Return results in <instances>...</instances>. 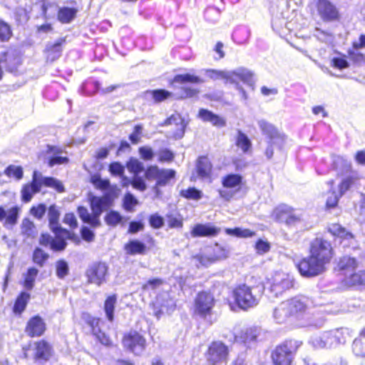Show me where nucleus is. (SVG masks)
Masks as SVG:
<instances>
[{
    "label": "nucleus",
    "mask_w": 365,
    "mask_h": 365,
    "mask_svg": "<svg viewBox=\"0 0 365 365\" xmlns=\"http://www.w3.org/2000/svg\"><path fill=\"white\" fill-rule=\"evenodd\" d=\"M175 171L171 169H161L157 179L156 186H165L174 178Z\"/></svg>",
    "instance_id": "obj_43"
},
{
    "label": "nucleus",
    "mask_w": 365,
    "mask_h": 365,
    "mask_svg": "<svg viewBox=\"0 0 365 365\" xmlns=\"http://www.w3.org/2000/svg\"><path fill=\"white\" fill-rule=\"evenodd\" d=\"M175 124L176 125H179L180 127V133H177L176 135H178L179 138H181L183 135L184 130L183 128L184 125H182V120L181 119L179 114H173L170 118H167L164 123L162 124V125H168Z\"/></svg>",
    "instance_id": "obj_56"
},
{
    "label": "nucleus",
    "mask_w": 365,
    "mask_h": 365,
    "mask_svg": "<svg viewBox=\"0 0 365 365\" xmlns=\"http://www.w3.org/2000/svg\"><path fill=\"white\" fill-rule=\"evenodd\" d=\"M211 255L213 256L215 262L226 259L230 254V249L227 245H222L219 243H215L212 248Z\"/></svg>",
    "instance_id": "obj_37"
},
{
    "label": "nucleus",
    "mask_w": 365,
    "mask_h": 365,
    "mask_svg": "<svg viewBox=\"0 0 365 365\" xmlns=\"http://www.w3.org/2000/svg\"><path fill=\"white\" fill-rule=\"evenodd\" d=\"M124 250L127 255H144L146 251V245L137 240H130L124 246Z\"/></svg>",
    "instance_id": "obj_31"
},
{
    "label": "nucleus",
    "mask_w": 365,
    "mask_h": 365,
    "mask_svg": "<svg viewBox=\"0 0 365 365\" xmlns=\"http://www.w3.org/2000/svg\"><path fill=\"white\" fill-rule=\"evenodd\" d=\"M273 216L277 221L284 223L288 228L293 229L297 232L311 227L308 217L304 212L293 209L286 205L277 207L274 210Z\"/></svg>",
    "instance_id": "obj_2"
},
{
    "label": "nucleus",
    "mask_w": 365,
    "mask_h": 365,
    "mask_svg": "<svg viewBox=\"0 0 365 365\" xmlns=\"http://www.w3.org/2000/svg\"><path fill=\"white\" fill-rule=\"evenodd\" d=\"M220 232V228L211 223L196 224L190 231L192 237H215Z\"/></svg>",
    "instance_id": "obj_20"
},
{
    "label": "nucleus",
    "mask_w": 365,
    "mask_h": 365,
    "mask_svg": "<svg viewBox=\"0 0 365 365\" xmlns=\"http://www.w3.org/2000/svg\"><path fill=\"white\" fill-rule=\"evenodd\" d=\"M78 214L80 218L85 222L91 225L93 227H98L101 225L100 221L94 220V214L92 212L91 215L88 210L85 207L81 206L78 208Z\"/></svg>",
    "instance_id": "obj_40"
},
{
    "label": "nucleus",
    "mask_w": 365,
    "mask_h": 365,
    "mask_svg": "<svg viewBox=\"0 0 365 365\" xmlns=\"http://www.w3.org/2000/svg\"><path fill=\"white\" fill-rule=\"evenodd\" d=\"M302 341L289 339L277 346L272 352V359L274 365H290Z\"/></svg>",
    "instance_id": "obj_5"
},
{
    "label": "nucleus",
    "mask_w": 365,
    "mask_h": 365,
    "mask_svg": "<svg viewBox=\"0 0 365 365\" xmlns=\"http://www.w3.org/2000/svg\"><path fill=\"white\" fill-rule=\"evenodd\" d=\"M212 165L207 156H200L197 160L196 171L197 176L201 179L210 178Z\"/></svg>",
    "instance_id": "obj_28"
},
{
    "label": "nucleus",
    "mask_w": 365,
    "mask_h": 365,
    "mask_svg": "<svg viewBox=\"0 0 365 365\" xmlns=\"http://www.w3.org/2000/svg\"><path fill=\"white\" fill-rule=\"evenodd\" d=\"M48 258V255L42 249L36 247L33 253V262L38 266L42 267Z\"/></svg>",
    "instance_id": "obj_50"
},
{
    "label": "nucleus",
    "mask_w": 365,
    "mask_h": 365,
    "mask_svg": "<svg viewBox=\"0 0 365 365\" xmlns=\"http://www.w3.org/2000/svg\"><path fill=\"white\" fill-rule=\"evenodd\" d=\"M12 30L9 24L0 19V42H6L12 36Z\"/></svg>",
    "instance_id": "obj_52"
},
{
    "label": "nucleus",
    "mask_w": 365,
    "mask_h": 365,
    "mask_svg": "<svg viewBox=\"0 0 365 365\" xmlns=\"http://www.w3.org/2000/svg\"><path fill=\"white\" fill-rule=\"evenodd\" d=\"M230 77L229 83L236 84V88L242 93L245 99L247 98V94L243 88L239 84L238 80H240L243 83L252 86L254 84L253 76L254 73L249 69L240 67L234 71H229Z\"/></svg>",
    "instance_id": "obj_10"
},
{
    "label": "nucleus",
    "mask_w": 365,
    "mask_h": 365,
    "mask_svg": "<svg viewBox=\"0 0 365 365\" xmlns=\"http://www.w3.org/2000/svg\"><path fill=\"white\" fill-rule=\"evenodd\" d=\"M199 117L204 121L210 122L213 125L219 128L224 127L226 125V121L222 118L206 109L202 108L200 110Z\"/></svg>",
    "instance_id": "obj_29"
},
{
    "label": "nucleus",
    "mask_w": 365,
    "mask_h": 365,
    "mask_svg": "<svg viewBox=\"0 0 365 365\" xmlns=\"http://www.w3.org/2000/svg\"><path fill=\"white\" fill-rule=\"evenodd\" d=\"M235 144L243 153L247 154L252 151V143L248 135L240 129L236 130L234 136Z\"/></svg>",
    "instance_id": "obj_26"
},
{
    "label": "nucleus",
    "mask_w": 365,
    "mask_h": 365,
    "mask_svg": "<svg viewBox=\"0 0 365 365\" xmlns=\"http://www.w3.org/2000/svg\"><path fill=\"white\" fill-rule=\"evenodd\" d=\"M242 182V176L237 174H229L222 178V183L223 187L227 188H234L240 186Z\"/></svg>",
    "instance_id": "obj_44"
},
{
    "label": "nucleus",
    "mask_w": 365,
    "mask_h": 365,
    "mask_svg": "<svg viewBox=\"0 0 365 365\" xmlns=\"http://www.w3.org/2000/svg\"><path fill=\"white\" fill-rule=\"evenodd\" d=\"M255 250L259 255H264L270 250V245L267 241L258 240L255 244Z\"/></svg>",
    "instance_id": "obj_64"
},
{
    "label": "nucleus",
    "mask_w": 365,
    "mask_h": 365,
    "mask_svg": "<svg viewBox=\"0 0 365 365\" xmlns=\"http://www.w3.org/2000/svg\"><path fill=\"white\" fill-rule=\"evenodd\" d=\"M115 196L113 192H108L103 197L92 196L90 198V204L92 212L94 214V220L96 222L100 221L99 217L103 210L110 207L113 202Z\"/></svg>",
    "instance_id": "obj_13"
},
{
    "label": "nucleus",
    "mask_w": 365,
    "mask_h": 365,
    "mask_svg": "<svg viewBox=\"0 0 365 365\" xmlns=\"http://www.w3.org/2000/svg\"><path fill=\"white\" fill-rule=\"evenodd\" d=\"M349 336V331L346 328H340L313 339V344L317 348H329L334 344H344Z\"/></svg>",
    "instance_id": "obj_6"
},
{
    "label": "nucleus",
    "mask_w": 365,
    "mask_h": 365,
    "mask_svg": "<svg viewBox=\"0 0 365 365\" xmlns=\"http://www.w3.org/2000/svg\"><path fill=\"white\" fill-rule=\"evenodd\" d=\"M227 346L220 341L210 344L205 354L207 362L212 365H217L225 361L228 356Z\"/></svg>",
    "instance_id": "obj_9"
},
{
    "label": "nucleus",
    "mask_w": 365,
    "mask_h": 365,
    "mask_svg": "<svg viewBox=\"0 0 365 365\" xmlns=\"http://www.w3.org/2000/svg\"><path fill=\"white\" fill-rule=\"evenodd\" d=\"M64 40H59L55 43L48 45L46 47V50L48 53V58L51 61H54L56 58H59L61 54V45Z\"/></svg>",
    "instance_id": "obj_46"
},
{
    "label": "nucleus",
    "mask_w": 365,
    "mask_h": 365,
    "mask_svg": "<svg viewBox=\"0 0 365 365\" xmlns=\"http://www.w3.org/2000/svg\"><path fill=\"white\" fill-rule=\"evenodd\" d=\"M193 260L197 267H208L215 262L212 255L210 253L208 255L198 254L193 257Z\"/></svg>",
    "instance_id": "obj_48"
},
{
    "label": "nucleus",
    "mask_w": 365,
    "mask_h": 365,
    "mask_svg": "<svg viewBox=\"0 0 365 365\" xmlns=\"http://www.w3.org/2000/svg\"><path fill=\"white\" fill-rule=\"evenodd\" d=\"M91 182L95 186V187L97 189L102 190H106L110 189L109 192L112 191L113 196L116 197V195L115 194V186L111 187L109 180L103 179V178H101L100 175L95 174L91 176Z\"/></svg>",
    "instance_id": "obj_33"
},
{
    "label": "nucleus",
    "mask_w": 365,
    "mask_h": 365,
    "mask_svg": "<svg viewBox=\"0 0 365 365\" xmlns=\"http://www.w3.org/2000/svg\"><path fill=\"white\" fill-rule=\"evenodd\" d=\"M69 232L68 235H65L63 232H61L60 236L56 235V239H53L51 248L55 251L63 250L66 248L67 243L63 237H69Z\"/></svg>",
    "instance_id": "obj_59"
},
{
    "label": "nucleus",
    "mask_w": 365,
    "mask_h": 365,
    "mask_svg": "<svg viewBox=\"0 0 365 365\" xmlns=\"http://www.w3.org/2000/svg\"><path fill=\"white\" fill-rule=\"evenodd\" d=\"M357 266L356 259L349 256L342 257L338 262L339 270L344 277L356 270Z\"/></svg>",
    "instance_id": "obj_27"
},
{
    "label": "nucleus",
    "mask_w": 365,
    "mask_h": 365,
    "mask_svg": "<svg viewBox=\"0 0 365 365\" xmlns=\"http://www.w3.org/2000/svg\"><path fill=\"white\" fill-rule=\"evenodd\" d=\"M21 233L27 237H33L35 234V225L29 218H24L21 225Z\"/></svg>",
    "instance_id": "obj_53"
},
{
    "label": "nucleus",
    "mask_w": 365,
    "mask_h": 365,
    "mask_svg": "<svg viewBox=\"0 0 365 365\" xmlns=\"http://www.w3.org/2000/svg\"><path fill=\"white\" fill-rule=\"evenodd\" d=\"M30 299V294L26 292H22L17 297L14 306V312L15 314H21L26 307V305Z\"/></svg>",
    "instance_id": "obj_35"
},
{
    "label": "nucleus",
    "mask_w": 365,
    "mask_h": 365,
    "mask_svg": "<svg viewBox=\"0 0 365 365\" xmlns=\"http://www.w3.org/2000/svg\"><path fill=\"white\" fill-rule=\"evenodd\" d=\"M81 319L89 326L92 334L102 344L109 346L111 344L109 337L101 331V324L103 322L100 318L94 317L88 312H83L81 315Z\"/></svg>",
    "instance_id": "obj_12"
},
{
    "label": "nucleus",
    "mask_w": 365,
    "mask_h": 365,
    "mask_svg": "<svg viewBox=\"0 0 365 365\" xmlns=\"http://www.w3.org/2000/svg\"><path fill=\"white\" fill-rule=\"evenodd\" d=\"M138 204L137 199L130 193L125 195L123 199V207L126 211H133V207Z\"/></svg>",
    "instance_id": "obj_62"
},
{
    "label": "nucleus",
    "mask_w": 365,
    "mask_h": 365,
    "mask_svg": "<svg viewBox=\"0 0 365 365\" xmlns=\"http://www.w3.org/2000/svg\"><path fill=\"white\" fill-rule=\"evenodd\" d=\"M46 148V155L49 167L66 164L68 162V157L63 155L65 152L61 148L49 145Z\"/></svg>",
    "instance_id": "obj_19"
},
{
    "label": "nucleus",
    "mask_w": 365,
    "mask_h": 365,
    "mask_svg": "<svg viewBox=\"0 0 365 365\" xmlns=\"http://www.w3.org/2000/svg\"><path fill=\"white\" fill-rule=\"evenodd\" d=\"M213 296L206 292H200L195 299V312L202 317L209 314L214 306Z\"/></svg>",
    "instance_id": "obj_17"
},
{
    "label": "nucleus",
    "mask_w": 365,
    "mask_h": 365,
    "mask_svg": "<svg viewBox=\"0 0 365 365\" xmlns=\"http://www.w3.org/2000/svg\"><path fill=\"white\" fill-rule=\"evenodd\" d=\"M38 274V269L35 267H29L26 273L23 274L24 279L23 285L26 289L31 290L34 288Z\"/></svg>",
    "instance_id": "obj_36"
},
{
    "label": "nucleus",
    "mask_w": 365,
    "mask_h": 365,
    "mask_svg": "<svg viewBox=\"0 0 365 365\" xmlns=\"http://www.w3.org/2000/svg\"><path fill=\"white\" fill-rule=\"evenodd\" d=\"M206 80L200 78L197 76H194L190 73L178 74L174 77L173 82L178 83H202L205 82Z\"/></svg>",
    "instance_id": "obj_42"
},
{
    "label": "nucleus",
    "mask_w": 365,
    "mask_h": 365,
    "mask_svg": "<svg viewBox=\"0 0 365 365\" xmlns=\"http://www.w3.org/2000/svg\"><path fill=\"white\" fill-rule=\"evenodd\" d=\"M200 73H204L208 78L216 81L222 79L225 83H229L230 73L229 71H219L215 69H204L201 70Z\"/></svg>",
    "instance_id": "obj_34"
},
{
    "label": "nucleus",
    "mask_w": 365,
    "mask_h": 365,
    "mask_svg": "<svg viewBox=\"0 0 365 365\" xmlns=\"http://www.w3.org/2000/svg\"><path fill=\"white\" fill-rule=\"evenodd\" d=\"M333 252L330 242L322 238H316L310 246V255L303 258L297 264L300 274L305 277H314L323 273L325 265L331 261Z\"/></svg>",
    "instance_id": "obj_1"
},
{
    "label": "nucleus",
    "mask_w": 365,
    "mask_h": 365,
    "mask_svg": "<svg viewBox=\"0 0 365 365\" xmlns=\"http://www.w3.org/2000/svg\"><path fill=\"white\" fill-rule=\"evenodd\" d=\"M46 212V206L44 204H39L38 206L32 207L30 213L38 220H41Z\"/></svg>",
    "instance_id": "obj_63"
},
{
    "label": "nucleus",
    "mask_w": 365,
    "mask_h": 365,
    "mask_svg": "<svg viewBox=\"0 0 365 365\" xmlns=\"http://www.w3.org/2000/svg\"><path fill=\"white\" fill-rule=\"evenodd\" d=\"M328 231L333 236H336L341 239V243H344V247L350 246L354 240V237L352 233L346 231V230L339 224H331L329 227Z\"/></svg>",
    "instance_id": "obj_23"
},
{
    "label": "nucleus",
    "mask_w": 365,
    "mask_h": 365,
    "mask_svg": "<svg viewBox=\"0 0 365 365\" xmlns=\"http://www.w3.org/2000/svg\"><path fill=\"white\" fill-rule=\"evenodd\" d=\"M76 14L75 9L65 6L58 10V19L63 24H68L75 18Z\"/></svg>",
    "instance_id": "obj_38"
},
{
    "label": "nucleus",
    "mask_w": 365,
    "mask_h": 365,
    "mask_svg": "<svg viewBox=\"0 0 365 365\" xmlns=\"http://www.w3.org/2000/svg\"><path fill=\"white\" fill-rule=\"evenodd\" d=\"M35 357L38 359L48 360L51 355V347L44 340L34 343Z\"/></svg>",
    "instance_id": "obj_30"
},
{
    "label": "nucleus",
    "mask_w": 365,
    "mask_h": 365,
    "mask_svg": "<svg viewBox=\"0 0 365 365\" xmlns=\"http://www.w3.org/2000/svg\"><path fill=\"white\" fill-rule=\"evenodd\" d=\"M46 324L39 316H35L30 319L26 327V333L31 336H39L43 334Z\"/></svg>",
    "instance_id": "obj_24"
},
{
    "label": "nucleus",
    "mask_w": 365,
    "mask_h": 365,
    "mask_svg": "<svg viewBox=\"0 0 365 365\" xmlns=\"http://www.w3.org/2000/svg\"><path fill=\"white\" fill-rule=\"evenodd\" d=\"M287 304L288 310L292 317H297L305 312L308 307V298L305 297H295L284 302Z\"/></svg>",
    "instance_id": "obj_21"
},
{
    "label": "nucleus",
    "mask_w": 365,
    "mask_h": 365,
    "mask_svg": "<svg viewBox=\"0 0 365 365\" xmlns=\"http://www.w3.org/2000/svg\"><path fill=\"white\" fill-rule=\"evenodd\" d=\"M56 276L59 279H64L65 277L68 275V272H69L68 264L63 259H61V260H58L56 262Z\"/></svg>",
    "instance_id": "obj_60"
},
{
    "label": "nucleus",
    "mask_w": 365,
    "mask_h": 365,
    "mask_svg": "<svg viewBox=\"0 0 365 365\" xmlns=\"http://www.w3.org/2000/svg\"><path fill=\"white\" fill-rule=\"evenodd\" d=\"M108 267L104 262L92 264L86 271V277L89 283L101 286L106 282Z\"/></svg>",
    "instance_id": "obj_15"
},
{
    "label": "nucleus",
    "mask_w": 365,
    "mask_h": 365,
    "mask_svg": "<svg viewBox=\"0 0 365 365\" xmlns=\"http://www.w3.org/2000/svg\"><path fill=\"white\" fill-rule=\"evenodd\" d=\"M352 350L356 356H365V334L364 331L361 332L359 338L354 341Z\"/></svg>",
    "instance_id": "obj_41"
},
{
    "label": "nucleus",
    "mask_w": 365,
    "mask_h": 365,
    "mask_svg": "<svg viewBox=\"0 0 365 365\" xmlns=\"http://www.w3.org/2000/svg\"><path fill=\"white\" fill-rule=\"evenodd\" d=\"M314 36L319 41L329 44L331 43L334 39L333 34L324 31L319 28L315 29Z\"/></svg>",
    "instance_id": "obj_51"
},
{
    "label": "nucleus",
    "mask_w": 365,
    "mask_h": 365,
    "mask_svg": "<svg viewBox=\"0 0 365 365\" xmlns=\"http://www.w3.org/2000/svg\"><path fill=\"white\" fill-rule=\"evenodd\" d=\"M225 232L228 235L235 236L237 237H252L255 235V232L249 229H242L240 227L235 228H226Z\"/></svg>",
    "instance_id": "obj_47"
},
{
    "label": "nucleus",
    "mask_w": 365,
    "mask_h": 365,
    "mask_svg": "<svg viewBox=\"0 0 365 365\" xmlns=\"http://www.w3.org/2000/svg\"><path fill=\"white\" fill-rule=\"evenodd\" d=\"M127 168L135 175H138L144 170V165L143 163L135 158H130L127 163Z\"/></svg>",
    "instance_id": "obj_58"
},
{
    "label": "nucleus",
    "mask_w": 365,
    "mask_h": 365,
    "mask_svg": "<svg viewBox=\"0 0 365 365\" xmlns=\"http://www.w3.org/2000/svg\"><path fill=\"white\" fill-rule=\"evenodd\" d=\"M287 306V304L282 302L274 309L273 317L277 323H284L292 317Z\"/></svg>",
    "instance_id": "obj_32"
},
{
    "label": "nucleus",
    "mask_w": 365,
    "mask_h": 365,
    "mask_svg": "<svg viewBox=\"0 0 365 365\" xmlns=\"http://www.w3.org/2000/svg\"><path fill=\"white\" fill-rule=\"evenodd\" d=\"M268 336L269 333L261 327H252L242 331L237 338L245 346L251 347L257 342L266 340Z\"/></svg>",
    "instance_id": "obj_11"
},
{
    "label": "nucleus",
    "mask_w": 365,
    "mask_h": 365,
    "mask_svg": "<svg viewBox=\"0 0 365 365\" xmlns=\"http://www.w3.org/2000/svg\"><path fill=\"white\" fill-rule=\"evenodd\" d=\"M0 58L4 63V67L10 72H14L20 64V58L15 51L9 50L1 53Z\"/></svg>",
    "instance_id": "obj_25"
},
{
    "label": "nucleus",
    "mask_w": 365,
    "mask_h": 365,
    "mask_svg": "<svg viewBox=\"0 0 365 365\" xmlns=\"http://www.w3.org/2000/svg\"><path fill=\"white\" fill-rule=\"evenodd\" d=\"M354 182L355 178L354 177H346L344 178L339 185V195L342 196L344 195L345 192L351 187Z\"/></svg>",
    "instance_id": "obj_61"
},
{
    "label": "nucleus",
    "mask_w": 365,
    "mask_h": 365,
    "mask_svg": "<svg viewBox=\"0 0 365 365\" xmlns=\"http://www.w3.org/2000/svg\"><path fill=\"white\" fill-rule=\"evenodd\" d=\"M42 185L53 187L58 192L64 191L63 185L60 180L52 177L43 176L41 173L34 170L31 182L24 185L22 188V200L25 202H30L34 194L40 192Z\"/></svg>",
    "instance_id": "obj_4"
},
{
    "label": "nucleus",
    "mask_w": 365,
    "mask_h": 365,
    "mask_svg": "<svg viewBox=\"0 0 365 365\" xmlns=\"http://www.w3.org/2000/svg\"><path fill=\"white\" fill-rule=\"evenodd\" d=\"M317 11L320 19L326 23L338 21L341 18L339 9L329 0H318Z\"/></svg>",
    "instance_id": "obj_8"
},
{
    "label": "nucleus",
    "mask_w": 365,
    "mask_h": 365,
    "mask_svg": "<svg viewBox=\"0 0 365 365\" xmlns=\"http://www.w3.org/2000/svg\"><path fill=\"white\" fill-rule=\"evenodd\" d=\"M180 195L188 200H199L202 197V192L201 190L192 187L180 191Z\"/></svg>",
    "instance_id": "obj_49"
},
{
    "label": "nucleus",
    "mask_w": 365,
    "mask_h": 365,
    "mask_svg": "<svg viewBox=\"0 0 365 365\" xmlns=\"http://www.w3.org/2000/svg\"><path fill=\"white\" fill-rule=\"evenodd\" d=\"M4 174L8 177H14L17 180H20L23 178L24 171L21 166L10 165L5 169Z\"/></svg>",
    "instance_id": "obj_54"
},
{
    "label": "nucleus",
    "mask_w": 365,
    "mask_h": 365,
    "mask_svg": "<svg viewBox=\"0 0 365 365\" xmlns=\"http://www.w3.org/2000/svg\"><path fill=\"white\" fill-rule=\"evenodd\" d=\"M19 212L20 208L18 206H14L8 210L0 206V222L4 220V227L7 230H11L18 222Z\"/></svg>",
    "instance_id": "obj_18"
},
{
    "label": "nucleus",
    "mask_w": 365,
    "mask_h": 365,
    "mask_svg": "<svg viewBox=\"0 0 365 365\" xmlns=\"http://www.w3.org/2000/svg\"><path fill=\"white\" fill-rule=\"evenodd\" d=\"M293 287V278L284 272L276 273L270 283L269 292L270 297H277L286 290Z\"/></svg>",
    "instance_id": "obj_7"
},
{
    "label": "nucleus",
    "mask_w": 365,
    "mask_h": 365,
    "mask_svg": "<svg viewBox=\"0 0 365 365\" xmlns=\"http://www.w3.org/2000/svg\"><path fill=\"white\" fill-rule=\"evenodd\" d=\"M259 129L263 135L269 139V143L282 146L284 141V135L279 133L277 129L272 123L262 119L257 121Z\"/></svg>",
    "instance_id": "obj_16"
},
{
    "label": "nucleus",
    "mask_w": 365,
    "mask_h": 365,
    "mask_svg": "<svg viewBox=\"0 0 365 365\" xmlns=\"http://www.w3.org/2000/svg\"><path fill=\"white\" fill-rule=\"evenodd\" d=\"M345 282L349 285H356L365 284V272L360 271L351 272L349 275L345 277Z\"/></svg>",
    "instance_id": "obj_45"
},
{
    "label": "nucleus",
    "mask_w": 365,
    "mask_h": 365,
    "mask_svg": "<svg viewBox=\"0 0 365 365\" xmlns=\"http://www.w3.org/2000/svg\"><path fill=\"white\" fill-rule=\"evenodd\" d=\"M262 292V286L250 287L242 284L233 289L232 297L239 308L247 310L259 304Z\"/></svg>",
    "instance_id": "obj_3"
},
{
    "label": "nucleus",
    "mask_w": 365,
    "mask_h": 365,
    "mask_svg": "<svg viewBox=\"0 0 365 365\" xmlns=\"http://www.w3.org/2000/svg\"><path fill=\"white\" fill-rule=\"evenodd\" d=\"M123 346L135 355H141L146 346V340L136 331L125 335L123 339Z\"/></svg>",
    "instance_id": "obj_14"
},
{
    "label": "nucleus",
    "mask_w": 365,
    "mask_h": 365,
    "mask_svg": "<svg viewBox=\"0 0 365 365\" xmlns=\"http://www.w3.org/2000/svg\"><path fill=\"white\" fill-rule=\"evenodd\" d=\"M123 217L120 214L115 210L108 212L105 216V222L110 226L115 227L122 220Z\"/></svg>",
    "instance_id": "obj_57"
},
{
    "label": "nucleus",
    "mask_w": 365,
    "mask_h": 365,
    "mask_svg": "<svg viewBox=\"0 0 365 365\" xmlns=\"http://www.w3.org/2000/svg\"><path fill=\"white\" fill-rule=\"evenodd\" d=\"M59 217L60 212L56 205H51L48 210V217L50 229L55 233L56 235L58 236H60L61 232L65 235H68V231L62 228L59 225Z\"/></svg>",
    "instance_id": "obj_22"
},
{
    "label": "nucleus",
    "mask_w": 365,
    "mask_h": 365,
    "mask_svg": "<svg viewBox=\"0 0 365 365\" xmlns=\"http://www.w3.org/2000/svg\"><path fill=\"white\" fill-rule=\"evenodd\" d=\"M147 95H150L157 103L161 102L171 96V93L164 89H157L147 91Z\"/></svg>",
    "instance_id": "obj_55"
},
{
    "label": "nucleus",
    "mask_w": 365,
    "mask_h": 365,
    "mask_svg": "<svg viewBox=\"0 0 365 365\" xmlns=\"http://www.w3.org/2000/svg\"><path fill=\"white\" fill-rule=\"evenodd\" d=\"M117 302L116 295L113 294L109 296L105 301L104 303V310L106 312V317L108 320L110 322L113 321L114 319V309L115 306Z\"/></svg>",
    "instance_id": "obj_39"
}]
</instances>
